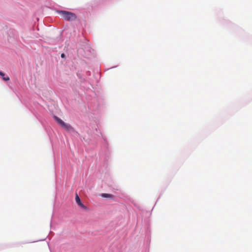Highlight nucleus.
Masks as SVG:
<instances>
[{"mask_svg": "<svg viewBox=\"0 0 252 252\" xmlns=\"http://www.w3.org/2000/svg\"><path fill=\"white\" fill-rule=\"evenodd\" d=\"M58 13L65 20L69 21H74L77 18L76 15L71 12L61 10L58 11Z\"/></svg>", "mask_w": 252, "mask_h": 252, "instance_id": "f257e3e1", "label": "nucleus"}, {"mask_svg": "<svg viewBox=\"0 0 252 252\" xmlns=\"http://www.w3.org/2000/svg\"><path fill=\"white\" fill-rule=\"evenodd\" d=\"M54 118L55 120L64 129L71 131L74 130L73 127L71 126L69 124L64 123L62 120L57 116H54Z\"/></svg>", "mask_w": 252, "mask_h": 252, "instance_id": "f03ea898", "label": "nucleus"}, {"mask_svg": "<svg viewBox=\"0 0 252 252\" xmlns=\"http://www.w3.org/2000/svg\"><path fill=\"white\" fill-rule=\"evenodd\" d=\"M75 200L78 206H79L80 207H81L82 209L84 210H87L88 208L86 206H85L81 201V200L78 196V194H76L75 196Z\"/></svg>", "mask_w": 252, "mask_h": 252, "instance_id": "7ed1b4c3", "label": "nucleus"}, {"mask_svg": "<svg viewBox=\"0 0 252 252\" xmlns=\"http://www.w3.org/2000/svg\"><path fill=\"white\" fill-rule=\"evenodd\" d=\"M101 196L105 198H112L113 195L108 193H102Z\"/></svg>", "mask_w": 252, "mask_h": 252, "instance_id": "20e7f679", "label": "nucleus"}, {"mask_svg": "<svg viewBox=\"0 0 252 252\" xmlns=\"http://www.w3.org/2000/svg\"><path fill=\"white\" fill-rule=\"evenodd\" d=\"M3 79L4 80V81H8L9 80V78L8 77H3Z\"/></svg>", "mask_w": 252, "mask_h": 252, "instance_id": "39448f33", "label": "nucleus"}, {"mask_svg": "<svg viewBox=\"0 0 252 252\" xmlns=\"http://www.w3.org/2000/svg\"><path fill=\"white\" fill-rule=\"evenodd\" d=\"M0 75L1 76H4V74L2 71H0Z\"/></svg>", "mask_w": 252, "mask_h": 252, "instance_id": "423d86ee", "label": "nucleus"}, {"mask_svg": "<svg viewBox=\"0 0 252 252\" xmlns=\"http://www.w3.org/2000/svg\"><path fill=\"white\" fill-rule=\"evenodd\" d=\"M64 56H65V55H64V54H62L61 55V57H62V58H64Z\"/></svg>", "mask_w": 252, "mask_h": 252, "instance_id": "0eeeda50", "label": "nucleus"}]
</instances>
